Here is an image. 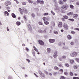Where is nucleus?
<instances>
[{
	"instance_id": "obj_30",
	"label": "nucleus",
	"mask_w": 79,
	"mask_h": 79,
	"mask_svg": "<svg viewBox=\"0 0 79 79\" xmlns=\"http://www.w3.org/2000/svg\"><path fill=\"white\" fill-rule=\"evenodd\" d=\"M63 17L64 19H68V17L66 15L64 16Z\"/></svg>"
},
{
	"instance_id": "obj_45",
	"label": "nucleus",
	"mask_w": 79,
	"mask_h": 79,
	"mask_svg": "<svg viewBox=\"0 0 79 79\" xmlns=\"http://www.w3.org/2000/svg\"><path fill=\"white\" fill-rule=\"evenodd\" d=\"M39 24L40 25H41V26H42V25H43V23L40 22H39Z\"/></svg>"
},
{
	"instance_id": "obj_25",
	"label": "nucleus",
	"mask_w": 79,
	"mask_h": 79,
	"mask_svg": "<svg viewBox=\"0 0 79 79\" xmlns=\"http://www.w3.org/2000/svg\"><path fill=\"white\" fill-rule=\"evenodd\" d=\"M70 76H73V73L72 72H70L69 73Z\"/></svg>"
},
{
	"instance_id": "obj_17",
	"label": "nucleus",
	"mask_w": 79,
	"mask_h": 79,
	"mask_svg": "<svg viewBox=\"0 0 79 79\" xmlns=\"http://www.w3.org/2000/svg\"><path fill=\"white\" fill-rule=\"evenodd\" d=\"M44 23L46 24V25H48V24H49V22L48 21H44Z\"/></svg>"
},
{
	"instance_id": "obj_10",
	"label": "nucleus",
	"mask_w": 79,
	"mask_h": 79,
	"mask_svg": "<svg viewBox=\"0 0 79 79\" xmlns=\"http://www.w3.org/2000/svg\"><path fill=\"white\" fill-rule=\"evenodd\" d=\"M4 13L5 14V16H8L9 15V13H8V12L7 11H5L4 12Z\"/></svg>"
},
{
	"instance_id": "obj_50",
	"label": "nucleus",
	"mask_w": 79,
	"mask_h": 79,
	"mask_svg": "<svg viewBox=\"0 0 79 79\" xmlns=\"http://www.w3.org/2000/svg\"><path fill=\"white\" fill-rule=\"evenodd\" d=\"M74 30H77V31H79V29L78 28H75Z\"/></svg>"
},
{
	"instance_id": "obj_32",
	"label": "nucleus",
	"mask_w": 79,
	"mask_h": 79,
	"mask_svg": "<svg viewBox=\"0 0 79 79\" xmlns=\"http://www.w3.org/2000/svg\"><path fill=\"white\" fill-rule=\"evenodd\" d=\"M54 6L56 7V8L58 7V4H57V3L56 2H55Z\"/></svg>"
},
{
	"instance_id": "obj_1",
	"label": "nucleus",
	"mask_w": 79,
	"mask_h": 79,
	"mask_svg": "<svg viewBox=\"0 0 79 79\" xmlns=\"http://www.w3.org/2000/svg\"><path fill=\"white\" fill-rule=\"evenodd\" d=\"M77 55V53L76 52H73V53L70 54V56L71 57H74Z\"/></svg>"
},
{
	"instance_id": "obj_18",
	"label": "nucleus",
	"mask_w": 79,
	"mask_h": 79,
	"mask_svg": "<svg viewBox=\"0 0 79 79\" xmlns=\"http://www.w3.org/2000/svg\"><path fill=\"white\" fill-rule=\"evenodd\" d=\"M19 10L21 14V15H23V10H22L21 8H19Z\"/></svg>"
},
{
	"instance_id": "obj_14",
	"label": "nucleus",
	"mask_w": 79,
	"mask_h": 79,
	"mask_svg": "<svg viewBox=\"0 0 79 79\" xmlns=\"http://www.w3.org/2000/svg\"><path fill=\"white\" fill-rule=\"evenodd\" d=\"M33 48L35 52H39V50H38V49H37L35 46H33Z\"/></svg>"
},
{
	"instance_id": "obj_22",
	"label": "nucleus",
	"mask_w": 79,
	"mask_h": 79,
	"mask_svg": "<svg viewBox=\"0 0 79 79\" xmlns=\"http://www.w3.org/2000/svg\"><path fill=\"white\" fill-rule=\"evenodd\" d=\"M70 7L71 9H74V7L72 5H70Z\"/></svg>"
},
{
	"instance_id": "obj_9",
	"label": "nucleus",
	"mask_w": 79,
	"mask_h": 79,
	"mask_svg": "<svg viewBox=\"0 0 79 79\" xmlns=\"http://www.w3.org/2000/svg\"><path fill=\"white\" fill-rule=\"evenodd\" d=\"M58 26L59 27H62V22H60L58 24Z\"/></svg>"
},
{
	"instance_id": "obj_43",
	"label": "nucleus",
	"mask_w": 79,
	"mask_h": 79,
	"mask_svg": "<svg viewBox=\"0 0 79 79\" xmlns=\"http://www.w3.org/2000/svg\"><path fill=\"white\" fill-rule=\"evenodd\" d=\"M8 79H13V77L10 76H9L8 77Z\"/></svg>"
},
{
	"instance_id": "obj_46",
	"label": "nucleus",
	"mask_w": 79,
	"mask_h": 79,
	"mask_svg": "<svg viewBox=\"0 0 79 79\" xmlns=\"http://www.w3.org/2000/svg\"><path fill=\"white\" fill-rule=\"evenodd\" d=\"M26 50L27 52H29V49L27 48H26Z\"/></svg>"
},
{
	"instance_id": "obj_27",
	"label": "nucleus",
	"mask_w": 79,
	"mask_h": 79,
	"mask_svg": "<svg viewBox=\"0 0 79 79\" xmlns=\"http://www.w3.org/2000/svg\"><path fill=\"white\" fill-rule=\"evenodd\" d=\"M32 53L33 56H35V51H34V50H33V52H32Z\"/></svg>"
},
{
	"instance_id": "obj_41",
	"label": "nucleus",
	"mask_w": 79,
	"mask_h": 79,
	"mask_svg": "<svg viewBox=\"0 0 79 79\" xmlns=\"http://www.w3.org/2000/svg\"><path fill=\"white\" fill-rule=\"evenodd\" d=\"M69 21H74V20L73 19H69Z\"/></svg>"
},
{
	"instance_id": "obj_11",
	"label": "nucleus",
	"mask_w": 79,
	"mask_h": 79,
	"mask_svg": "<svg viewBox=\"0 0 79 79\" xmlns=\"http://www.w3.org/2000/svg\"><path fill=\"white\" fill-rule=\"evenodd\" d=\"M67 38L68 39H69V40H71V39H72V37H71V35H69L67 36Z\"/></svg>"
},
{
	"instance_id": "obj_24",
	"label": "nucleus",
	"mask_w": 79,
	"mask_h": 79,
	"mask_svg": "<svg viewBox=\"0 0 79 79\" xmlns=\"http://www.w3.org/2000/svg\"><path fill=\"white\" fill-rule=\"evenodd\" d=\"M73 68L74 69H78V66H77V65H74L73 66Z\"/></svg>"
},
{
	"instance_id": "obj_20",
	"label": "nucleus",
	"mask_w": 79,
	"mask_h": 79,
	"mask_svg": "<svg viewBox=\"0 0 79 79\" xmlns=\"http://www.w3.org/2000/svg\"><path fill=\"white\" fill-rule=\"evenodd\" d=\"M54 69H55V70H56V71H58V70H59V68L58 67H55L54 68Z\"/></svg>"
},
{
	"instance_id": "obj_15",
	"label": "nucleus",
	"mask_w": 79,
	"mask_h": 79,
	"mask_svg": "<svg viewBox=\"0 0 79 79\" xmlns=\"http://www.w3.org/2000/svg\"><path fill=\"white\" fill-rule=\"evenodd\" d=\"M16 24H17V26H19L21 24V22H16Z\"/></svg>"
},
{
	"instance_id": "obj_2",
	"label": "nucleus",
	"mask_w": 79,
	"mask_h": 79,
	"mask_svg": "<svg viewBox=\"0 0 79 79\" xmlns=\"http://www.w3.org/2000/svg\"><path fill=\"white\" fill-rule=\"evenodd\" d=\"M27 27L29 31L31 32H32V27H31V25H30V24H28Z\"/></svg>"
},
{
	"instance_id": "obj_48",
	"label": "nucleus",
	"mask_w": 79,
	"mask_h": 79,
	"mask_svg": "<svg viewBox=\"0 0 79 79\" xmlns=\"http://www.w3.org/2000/svg\"><path fill=\"white\" fill-rule=\"evenodd\" d=\"M65 65L66 66H67V67H69V65L68 64H65Z\"/></svg>"
},
{
	"instance_id": "obj_33",
	"label": "nucleus",
	"mask_w": 79,
	"mask_h": 79,
	"mask_svg": "<svg viewBox=\"0 0 79 79\" xmlns=\"http://www.w3.org/2000/svg\"><path fill=\"white\" fill-rule=\"evenodd\" d=\"M51 24L52 25V26L54 27L55 26V23L53 22H52L51 23Z\"/></svg>"
},
{
	"instance_id": "obj_61",
	"label": "nucleus",
	"mask_w": 79,
	"mask_h": 79,
	"mask_svg": "<svg viewBox=\"0 0 79 79\" xmlns=\"http://www.w3.org/2000/svg\"><path fill=\"white\" fill-rule=\"evenodd\" d=\"M48 15V13H45L44 14V16H45V15Z\"/></svg>"
},
{
	"instance_id": "obj_21",
	"label": "nucleus",
	"mask_w": 79,
	"mask_h": 79,
	"mask_svg": "<svg viewBox=\"0 0 79 79\" xmlns=\"http://www.w3.org/2000/svg\"><path fill=\"white\" fill-rule=\"evenodd\" d=\"M31 16L32 18H35V15L34 13L31 14Z\"/></svg>"
},
{
	"instance_id": "obj_57",
	"label": "nucleus",
	"mask_w": 79,
	"mask_h": 79,
	"mask_svg": "<svg viewBox=\"0 0 79 79\" xmlns=\"http://www.w3.org/2000/svg\"><path fill=\"white\" fill-rule=\"evenodd\" d=\"M53 74L54 75H56V74H58V73L55 72V73H54Z\"/></svg>"
},
{
	"instance_id": "obj_44",
	"label": "nucleus",
	"mask_w": 79,
	"mask_h": 79,
	"mask_svg": "<svg viewBox=\"0 0 79 79\" xmlns=\"http://www.w3.org/2000/svg\"><path fill=\"white\" fill-rule=\"evenodd\" d=\"M58 56V55H56V54H54L53 56V57H54V58H56V56Z\"/></svg>"
},
{
	"instance_id": "obj_40",
	"label": "nucleus",
	"mask_w": 79,
	"mask_h": 79,
	"mask_svg": "<svg viewBox=\"0 0 79 79\" xmlns=\"http://www.w3.org/2000/svg\"><path fill=\"white\" fill-rule=\"evenodd\" d=\"M78 15L77 14H75L74 15L73 18H76L77 16Z\"/></svg>"
},
{
	"instance_id": "obj_28",
	"label": "nucleus",
	"mask_w": 79,
	"mask_h": 79,
	"mask_svg": "<svg viewBox=\"0 0 79 79\" xmlns=\"http://www.w3.org/2000/svg\"><path fill=\"white\" fill-rule=\"evenodd\" d=\"M75 60L77 61V63H79V58H77L75 59Z\"/></svg>"
},
{
	"instance_id": "obj_16",
	"label": "nucleus",
	"mask_w": 79,
	"mask_h": 79,
	"mask_svg": "<svg viewBox=\"0 0 79 79\" xmlns=\"http://www.w3.org/2000/svg\"><path fill=\"white\" fill-rule=\"evenodd\" d=\"M23 10L24 13H27V10L26 9L24 8L23 9Z\"/></svg>"
},
{
	"instance_id": "obj_31",
	"label": "nucleus",
	"mask_w": 79,
	"mask_h": 79,
	"mask_svg": "<svg viewBox=\"0 0 79 79\" xmlns=\"http://www.w3.org/2000/svg\"><path fill=\"white\" fill-rule=\"evenodd\" d=\"M60 79H65L66 77L63 76H61L60 77Z\"/></svg>"
},
{
	"instance_id": "obj_35",
	"label": "nucleus",
	"mask_w": 79,
	"mask_h": 79,
	"mask_svg": "<svg viewBox=\"0 0 79 79\" xmlns=\"http://www.w3.org/2000/svg\"><path fill=\"white\" fill-rule=\"evenodd\" d=\"M64 74L65 75V76H68L69 75V74H68V73L67 72H64Z\"/></svg>"
},
{
	"instance_id": "obj_38",
	"label": "nucleus",
	"mask_w": 79,
	"mask_h": 79,
	"mask_svg": "<svg viewBox=\"0 0 79 79\" xmlns=\"http://www.w3.org/2000/svg\"><path fill=\"white\" fill-rule=\"evenodd\" d=\"M51 13L53 16L55 15V13L54 12H53V10L51 11Z\"/></svg>"
},
{
	"instance_id": "obj_5",
	"label": "nucleus",
	"mask_w": 79,
	"mask_h": 79,
	"mask_svg": "<svg viewBox=\"0 0 79 79\" xmlns=\"http://www.w3.org/2000/svg\"><path fill=\"white\" fill-rule=\"evenodd\" d=\"M68 6L67 5H64L62 6V8H63L64 10H66Z\"/></svg>"
},
{
	"instance_id": "obj_26",
	"label": "nucleus",
	"mask_w": 79,
	"mask_h": 79,
	"mask_svg": "<svg viewBox=\"0 0 79 79\" xmlns=\"http://www.w3.org/2000/svg\"><path fill=\"white\" fill-rule=\"evenodd\" d=\"M28 2L30 3H31V4L33 3V1H32V0H28Z\"/></svg>"
},
{
	"instance_id": "obj_8",
	"label": "nucleus",
	"mask_w": 79,
	"mask_h": 79,
	"mask_svg": "<svg viewBox=\"0 0 79 79\" xmlns=\"http://www.w3.org/2000/svg\"><path fill=\"white\" fill-rule=\"evenodd\" d=\"M39 72L41 76L43 77H45V75H44V74L43 73H42L41 71H39Z\"/></svg>"
},
{
	"instance_id": "obj_7",
	"label": "nucleus",
	"mask_w": 79,
	"mask_h": 79,
	"mask_svg": "<svg viewBox=\"0 0 79 79\" xmlns=\"http://www.w3.org/2000/svg\"><path fill=\"white\" fill-rule=\"evenodd\" d=\"M49 41L50 43H54L55 42V40L50 39L49 40Z\"/></svg>"
},
{
	"instance_id": "obj_58",
	"label": "nucleus",
	"mask_w": 79,
	"mask_h": 79,
	"mask_svg": "<svg viewBox=\"0 0 79 79\" xmlns=\"http://www.w3.org/2000/svg\"><path fill=\"white\" fill-rule=\"evenodd\" d=\"M27 61L28 62V63H30V60L28 59H27Z\"/></svg>"
},
{
	"instance_id": "obj_53",
	"label": "nucleus",
	"mask_w": 79,
	"mask_h": 79,
	"mask_svg": "<svg viewBox=\"0 0 79 79\" xmlns=\"http://www.w3.org/2000/svg\"><path fill=\"white\" fill-rule=\"evenodd\" d=\"M23 18L24 19L25 21H26V20H27V19H26V15L24 16Z\"/></svg>"
},
{
	"instance_id": "obj_62",
	"label": "nucleus",
	"mask_w": 79,
	"mask_h": 79,
	"mask_svg": "<svg viewBox=\"0 0 79 79\" xmlns=\"http://www.w3.org/2000/svg\"><path fill=\"white\" fill-rule=\"evenodd\" d=\"M22 69H24V70H25L26 69V68L23 67L22 68Z\"/></svg>"
},
{
	"instance_id": "obj_19",
	"label": "nucleus",
	"mask_w": 79,
	"mask_h": 79,
	"mask_svg": "<svg viewBox=\"0 0 79 79\" xmlns=\"http://www.w3.org/2000/svg\"><path fill=\"white\" fill-rule=\"evenodd\" d=\"M59 4H60L61 5H63L64 3L63 1L60 0L59 1Z\"/></svg>"
},
{
	"instance_id": "obj_52",
	"label": "nucleus",
	"mask_w": 79,
	"mask_h": 79,
	"mask_svg": "<svg viewBox=\"0 0 79 79\" xmlns=\"http://www.w3.org/2000/svg\"><path fill=\"white\" fill-rule=\"evenodd\" d=\"M44 1H40V4H43V3H44Z\"/></svg>"
},
{
	"instance_id": "obj_42",
	"label": "nucleus",
	"mask_w": 79,
	"mask_h": 79,
	"mask_svg": "<svg viewBox=\"0 0 79 79\" xmlns=\"http://www.w3.org/2000/svg\"><path fill=\"white\" fill-rule=\"evenodd\" d=\"M22 5H26V3L25 2H23L22 3Z\"/></svg>"
},
{
	"instance_id": "obj_39",
	"label": "nucleus",
	"mask_w": 79,
	"mask_h": 79,
	"mask_svg": "<svg viewBox=\"0 0 79 79\" xmlns=\"http://www.w3.org/2000/svg\"><path fill=\"white\" fill-rule=\"evenodd\" d=\"M62 58L63 59H66V56H64L62 57Z\"/></svg>"
},
{
	"instance_id": "obj_12",
	"label": "nucleus",
	"mask_w": 79,
	"mask_h": 79,
	"mask_svg": "<svg viewBox=\"0 0 79 79\" xmlns=\"http://www.w3.org/2000/svg\"><path fill=\"white\" fill-rule=\"evenodd\" d=\"M67 15L69 16H71L73 15V12H70L67 14Z\"/></svg>"
},
{
	"instance_id": "obj_23",
	"label": "nucleus",
	"mask_w": 79,
	"mask_h": 79,
	"mask_svg": "<svg viewBox=\"0 0 79 79\" xmlns=\"http://www.w3.org/2000/svg\"><path fill=\"white\" fill-rule=\"evenodd\" d=\"M47 51L49 53L50 52V51H51V49L50 48H48L47 49Z\"/></svg>"
},
{
	"instance_id": "obj_13",
	"label": "nucleus",
	"mask_w": 79,
	"mask_h": 79,
	"mask_svg": "<svg viewBox=\"0 0 79 79\" xmlns=\"http://www.w3.org/2000/svg\"><path fill=\"white\" fill-rule=\"evenodd\" d=\"M12 16L14 18H16V15L15 14L13 13L11 14Z\"/></svg>"
},
{
	"instance_id": "obj_4",
	"label": "nucleus",
	"mask_w": 79,
	"mask_h": 79,
	"mask_svg": "<svg viewBox=\"0 0 79 79\" xmlns=\"http://www.w3.org/2000/svg\"><path fill=\"white\" fill-rule=\"evenodd\" d=\"M63 27L66 30H68V26L66 23H64V24Z\"/></svg>"
},
{
	"instance_id": "obj_36",
	"label": "nucleus",
	"mask_w": 79,
	"mask_h": 79,
	"mask_svg": "<svg viewBox=\"0 0 79 79\" xmlns=\"http://www.w3.org/2000/svg\"><path fill=\"white\" fill-rule=\"evenodd\" d=\"M70 62L72 64H73V63L74 62V61L73 60H70Z\"/></svg>"
},
{
	"instance_id": "obj_34",
	"label": "nucleus",
	"mask_w": 79,
	"mask_h": 79,
	"mask_svg": "<svg viewBox=\"0 0 79 79\" xmlns=\"http://www.w3.org/2000/svg\"><path fill=\"white\" fill-rule=\"evenodd\" d=\"M64 49H65V50H68L69 49V47H63Z\"/></svg>"
},
{
	"instance_id": "obj_37",
	"label": "nucleus",
	"mask_w": 79,
	"mask_h": 79,
	"mask_svg": "<svg viewBox=\"0 0 79 79\" xmlns=\"http://www.w3.org/2000/svg\"><path fill=\"white\" fill-rule=\"evenodd\" d=\"M54 32L55 34H58V32L57 31H54Z\"/></svg>"
},
{
	"instance_id": "obj_51",
	"label": "nucleus",
	"mask_w": 79,
	"mask_h": 79,
	"mask_svg": "<svg viewBox=\"0 0 79 79\" xmlns=\"http://www.w3.org/2000/svg\"><path fill=\"white\" fill-rule=\"evenodd\" d=\"M14 0V1H15V2H16V3H17V4H19V2H18V0Z\"/></svg>"
},
{
	"instance_id": "obj_29",
	"label": "nucleus",
	"mask_w": 79,
	"mask_h": 79,
	"mask_svg": "<svg viewBox=\"0 0 79 79\" xmlns=\"http://www.w3.org/2000/svg\"><path fill=\"white\" fill-rule=\"evenodd\" d=\"M38 32H40V33H43V32H44V31L41 30H39L38 31Z\"/></svg>"
},
{
	"instance_id": "obj_47",
	"label": "nucleus",
	"mask_w": 79,
	"mask_h": 79,
	"mask_svg": "<svg viewBox=\"0 0 79 79\" xmlns=\"http://www.w3.org/2000/svg\"><path fill=\"white\" fill-rule=\"evenodd\" d=\"M58 66L60 67H62V68H63V66H62V65L61 64H58Z\"/></svg>"
},
{
	"instance_id": "obj_64",
	"label": "nucleus",
	"mask_w": 79,
	"mask_h": 79,
	"mask_svg": "<svg viewBox=\"0 0 79 79\" xmlns=\"http://www.w3.org/2000/svg\"><path fill=\"white\" fill-rule=\"evenodd\" d=\"M76 5H79V2H77L76 3Z\"/></svg>"
},
{
	"instance_id": "obj_56",
	"label": "nucleus",
	"mask_w": 79,
	"mask_h": 79,
	"mask_svg": "<svg viewBox=\"0 0 79 79\" xmlns=\"http://www.w3.org/2000/svg\"><path fill=\"white\" fill-rule=\"evenodd\" d=\"M71 33L72 34H76V32H74V31H71Z\"/></svg>"
},
{
	"instance_id": "obj_59",
	"label": "nucleus",
	"mask_w": 79,
	"mask_h": 79,
	"mask_svg": "<svg viewBox=\"0 0 79 79\" xmlns=\"http://www.w3.org/2000/svg\"><path fill=\"white\" fill-rule=\"evenodd\" d=\"M59 60L60 61H62V60H63V59L61 57L59 58Z\"/></svg>"
},
{
	"instance_id": "obj_60",
	"label": "nucleus",
	"mask_w": 79,
	"mask_h": 79,
	"mask_svg": "<svg viewBox=\"0 0 79 79\" xmlns=\"http://www.w3.org/2000/svg\"><path fill=\"white\" fill-rule=\"evenodd\" d=\"M40 0H37V3H40Z\"/></svg>"
},
{
	"instance_id": "obj_55",
	"label": "nucleus",
	"mask_w": 79,
	"mask_h": 79,
	"mask_svg": "<svg viewBox=\"0 0 79 79\" xmlns=\"http://www.w3.org/2000/svg\"><path fill=\"white\" fill-rule=\"evenodd\" d=\"M45 73L47 75H48V72H47V71H45Z\"/></svg>"
},
{
	"instance_id": "obj_63",
	"label": "nucleus",
	"mask_w": 79,
	"mask_h": 79,
	"mask_svg": "<svg viewBox=\"0 0 79 79\" xmlns=\"http://www.w3.org/2000/svg\"><path fill=\"white\" fill-rule=\"evenodd\" d=\"M61 12H62V13H65V11L62 10Z\"/></svg>"
},
{
	"instance_id": "obj_6",
	"label": "nucleus",
	"mask_w": 79,
	"mask_h": 79,
	"mask_svg": "<svg viewBox=\"0 0 79 79\" xmlns=\"http://www.w3.org/2000/svg\"><path fill=\"white\" fill-rule=\"evenodd\" d=\"M38 42L39 44L41 45H44V42H43V41L41 40H39L38 41Z\"/></svg>"
},
{
	"instance_id": "obj_54",
	"label": "nucleus",
	"mask_w": 79,
	"mask_h": 79,
	"mask_svg": "<svg viewBox=\"0 0 79 79\" xmlns=\"http://www.w3.org/2000/svg\"><path fill=\"white\" fill-rule=\"evenodd\" d=\"M43 19L44 21H45V19H46V18L45 17H44L43 18Z\"/></svg>"
},
{
	"instance_id": "obj_3",
	"label": "nucleus",
	"mask_w": 79,
	"mask_h": 79,
	"mask_svg": "<svg viewBox=\"0 0 79 79\" xmlns=\"http://www.w3.org/2000/svg\"><path fill=\"white\" fill-rule=\"evenodd\" d=\"M5 5L6 6H8L11 5V2L10 1H7L5 2Z\"/></svg>"
},
{
	"instance_id": "obj_49",
	"label": "nucleus",
	"mask_w": 79,
	"mask_h": 79,
	"mask_svg": "<svg viewBox=\"0 0 79 79\" xmlns=\"http://www.w3.org/2000/svg\"><path fill=\"white\" fill-rule=\"evenodd\" d=\"M54 54H55V55H58V52L56 51L55 52Z\"/></svg>"
}]
</instances>
